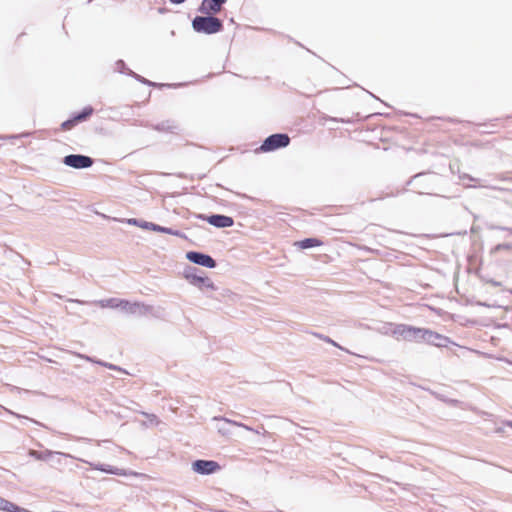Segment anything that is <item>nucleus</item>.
Masks as SVG:
<instances>
[{"label": "nucleus", "instance_id": "18", "mask_svg": "<svg viewBox=\"0 0 512 512\" xmlns=\"http://www.w3.org/2000/svg\"><path fill=\"white\" fill-rule=\"evenodd\" d=\"M121 299L120 298H107L101 299L94 302L100 308H111L119 310Z\"/></svg>", "mask_w": 512, "mask_h": 512}, {"label": "nucleus", "instance_id": "9", "mask_svg": "<svg viewBox=\"0 0 512 512\" xmlns=\"http://www.w3.org/2000/svg\"><path fill=\"white\" fill-rule=\"evenodd\" d=\"M80 461H83L87 464H89L93 469H96V470H99V471H102V472H105V473H108V474H113V475H120V476H127V475H138L137 473L135 472H127L123 469H119L117 467H113V466H109V465H104V464H94V463H91V462H88V461H85L83 459H79Z\"/></svg>", "mask_w": 512, "mask_h": 512}, {"label": "nucleus", "instance_id": "13", "mask_svg": "<svg viewBox=\"0 0 512 512\" xmlns=\"http://www.w3.org/2000/svg\"><path fill=\"white\" fill-rule=\"evenodd\" d=\"M424 331H425L424 328H417V327L407 325L404 340L414 341V342H422Z\"/></svg>", "mask_w": 512, "mask_h": 512}, {"label": "nucleus", "instance_id": "3", "mask_svg": "<svg viewBox=\"0 0 512 512\" xmlns=\"http://www.w3.org/2000/svg\"><path fill=\"white\" fill-rule=\"evenodd\" d=\"M290 142L286 134H273L265 139L260 147L263 152L273 151L278 148L286 147Z\"/></svg>", "mask_w": 512, "mask_h": 512}, {"label": "nucleus", "instance_id": "30", "mask_svg": "<svg viewBox=\"0 0 512 512\" xmlns=\"http://www.w3.org/2000/svg\"><path fill=\"white\" fill-rule=\"evenodd\" d=\"M505 424H506L508 427H511V428H512V421H507Z\"/></svg>", "mask_w": 512, "mask_h": 512}, {"label": "nucleus", "instance_id": "29", "mask_svg": "<svg viewBox=\"0 0 512 512\" xmlns=\"http://www.w3.org/2000/svg\"><path fill=\"white\" fill-rule=\"evenodd\" d=\"M98 363H99V364H101V365L107 366V367H109L110 369H115V366H113V365L104 364V363H102V362H98Z\"/></svg>", "mask_w": 512, "mask_h": 512}, {"label": "nucleus", "instance_id": "15", "mask_svg": "<svg viewBox=\"0 0 512 512\" xmlns=\"http://www.w3.org/2000/svg\"><path fill=\"white\" fill-rule=\"evenodd\" d=\"M204 272L200 271L198 268L187 265L183 268L182 277L189 283L192 284L193 281H196L199 275H202Z\"/></svg>", "mask_w": 512, "mask_h": 512}, {"label": "nucleus", "instance_id": "22", "mask_svg": "<svg viewBox=\"0 0 512 512\" xmlns=\"http://www.w3.org/2000/svg\"><path fill=\"white\" fill-rule=\"evenodd\" d=\"M144 415L147 417V422L145 423V425L155 426L159 424V420L154 414L144 413Z\"/></svg>", "mask_w": 512, "mask_h": 512}, {"label": "nucleus", "instance_id": "24", "mask_svg": "<svg viewBox=\"0 0 512 512\" xmlns=\"http://www.w3.org/2000/svg\"><path fill=\"white\" fill-rule=\"evenodd\" d=\"M125 64L122 60H119L117 63H116V69L119 71V72H123V68H124Z\"/></svg>", "mask_w": 512, "mask_h": 512}, {"label": "nucleus", "instance_id": "28", "mask_svg": "<svg viewBox=\"0 0 512 512\" xmlns=\"http://www.w3.org/2000/svg\"><path fill=\"white\" fill-rule=\"evenodd\" d=\"M77 356L80 358L86 359L87 361H92V359L88 356H84V355H80V354H77Z\"/></svg>", "mask_w": 512, "mask_h": 512}, {"label": "nucleus", "instance_id": "16", "mask_svg": "<svg viewBox=\"0 0 512 512\" xmlns=\"http://www.w3.org/2000/svg\"><path fill=\"white\" fill-rule=\"evenodd\" d=\"M62 455V456H65V457H69V458H74L72 455L70 454H66V453H61V452H54V451H51V450H45V451H36V450H31L30 451V455L37 459V460H43V461H47L50 459V457L52 455Z\"/></svg>", "mask_w": 512, "mask_h": 512}, {"label": "nucleus", "instance_id": "8", "mask_svg": "<svg viewBox=\"0 0 512 512\" xmlns=\"http://www.w3.org/2000/svg\"><path fill=\"white\" fill-rule=\"evenodd\" d=\"M192 286L196 287L203 293L214 292L217 290L213 280L206 276L205 273L199 275L196 281H193Z\"/></svg>", "mask_w": 512, "mask_h": 512}, {"label": "nucleus", "instance_id": "14", "mask_svg": "<svg viewBox=\"0 0 512 512\" xmlns=\"http://www.w3.org/2000/svg\"><path fill=\"white\" fill-rule=\"evenodd\" d=\"M93 112V109L91 107H86L84 110L74 116L72 119L67 120L62 123L63 129H70L75 123L85 120L87 117H89Z\"/></svg>", "mask_w": 512, "mask_h": 512}, {"label": "nucleus", "instance_id": "11", "mask_svg": "<svg viewBox=\"0 0 512 512\" xmlns=\"http://www.w3.org/2000/svg\"><path fill=\"white\" fill-rule=\"evenodd\" d=\"M207 222L218 228H228L234 224L233 219L225 215H211L207 217Z\"/></svg>", "mask_w": 512, "mask_h": 512}, {"label": "nucleus", "instance_id": "1", "mask_svg": "<svg viewBox=\"0 0 512 512\" xmlns=\"http://www.w3.org/2000/svg\"><path fill=\"white\" fill-rule=\"evenodd\" d=\"M193 29L198 33L215 34L222 30V22L213 16H197L192 21Z\"/></svg>", "mask_w": 512, "mask_h": 512}, {"label": "nucleus", "instance_id": "4", "mask_svg": "<svg viewBox=\"0 0 512 512\" xmlns=\"http://www.w3.org/2000/svg\"><path fill=\"white\" fill-rule=\"evenodd\" d=\"M220 465L213 460H196L192 463V470L201 475H210L218 472Z\"/></svg>", "mask_w": 512, "mask_h": 512}, {"label": "nucleus", "instance_id": "17", "mask_svg": "<svg viewBox=\"0 0 512 512\" xmlns=\"http://www.w3.org/2000/svg\"><path fill=\"white\" fill-rule=\"evenodd\" d=\"M126 222L129 225L137 226V227H140V228L145 229V230H152V231H155V232L157 230H159L157 228L158 224H154L152 222H147V221L139 220V219H136V218L127 219Z\"/></svg>", "mask_w": 512, "mask_h": 512}, {"label": "nucleus", "instance_id": "32", "mask_svg": "<svg viewBox=\"0 0 512 512\" xmlns=\"http://www.w3.org/2000/svg\"><path fill=\"white\" fill-rule=\"evenodd\" d=\"M510 231H511V233H512V229H511Z\"/></svg>", "mask_w": 512, "mask_h": 512}, {"label": "nucleus", "instance_id": "31", "mask_svg": "<svg viewBox=\"0 0 512 512\" xmlns=\"http://www.w3.org/2000/svg\"><path fill=\"white\" fill-rule=\"evenodd\" d=\"M327 341H328L329 343H331V344H333V345H335V346H336V343H335L333 340H331V339H327Z\"/></svg>", "mask_w": 512, "mask_h": 512}, {"label": "nucleus", "instance_id": "5", "mask_svg": "<svg viewBox=\"0 0 512 512\" xmlns=\"http://www.w3.org/2000/svg\"><path fill=\"white\" fill-rule=\"evenodd\" d=\"M185 256H186L187 260H189L190 262H192L196 265L203 266V267L210 268V269L216 267V261L210 255L203 254V253L196 252V251H189L186 253Z\"/></svg>", "mask_w": 512, "mask_h": 512}, {"label": "nucleus", "instance_id": "2", "mask_svg": "<svg viewBox=\"0 0 512 512\" xmlns=\"http://www.w3.org/2000/svg\"><path fill=\"white\" fill-rule=\"evenodd\" d=\"M119 311L126 315H146L152 311V307L145 305L141 302H130L121 299Z\"/></svg>", "mask_w": 512, "mask_h": 512}, {"label": "nucleus", "instance_id": "23", "mask_svg": "<svg viewBox=\"0 0 512 512\" xmlns=\"http://www.w3.org/2000/svg\"><path fill=\"white\" fill-rule=\"evenodd\" d=\"M176 128V126L173 124V123H170L169 121L166 122V123H162L160 125L157 126V129L158 130H172Z\"/></svg>", "mask_w": 512, "mask_h": 512}, {"label": "nucleus", "instance_id": "26", "mask_svg": "<svg viewBox=\"0 0 512 512\" xmlns=\"http://www.w3.org/2000/svg\"><path fill=\"white\" fill-rule=\"evenodd\" d=\"M129 73H130V74H132V75H133L135 78H137L138 80H140V81H142V82H144V83H147V81H146V80H144V79H142L139 75H136V74H134V73H133V72H131V71H130Z\"/></svg>", "mask_w": 512, "mask_h": 512}, {"label": "nucleus", "instance_id": "19", "mask_svg": "<svg viewBox=\"0 0 512 512\" xmlns=\"http://www.w3.org/2000/svg\"><path fill=\"white\" fill-rule=\"evenodd\" d=\"M298 247L301 249H308L316 246L322 245V242L318 240L317 238H306L302 241H299L296 243Z\"/></svg>", "mask_w": 512, "mask_h": 512}, {"label": "nucleus", "instance_id": "12", "mask_svg": "<svg viewBox=\"0 0 512 512\" xmlns=\"http://www.w3.org/2000/svg\"><path fill=\"white\" fill-rule=\"evenodd\" d=\"M213 420L214 421H218V422H222L221 425L217 426L218 432L221 433L222 435H227L229 433L228 429L226 428L227 424H232V425H235V426H239V427H242V428H244L245 430H248V431H254L252 428H250L249 426H247L245 424H242V423H239V422H236V421H231V420H228L226 418L214 417Z\"/></svg>", "mask_w": 512, "mask_h": 512}, {"label": "nucleus", "instance_id": "27", "mask_svg": "<svg viewBox=\"0 0 512 512\" xmlns=\"http://www.w3.org/2000/svg\"><path fill=\"white\" fill-rule=\"evenodd\" d=\"M171 3L173 4H182L184 3L186 0H169Z\"/></svg>", "mask_w": 512, "mask_h": 512}, {"label": "nucleus", "instance_id": "6", "mask_svg": "<svg viewBox=\"0 0 512 512\" xmlns=\"http://www.w3.org/2000/svg\"><path fill=\"white\" fill-rule=\"evenodd\" d=\"M63 163L75 169H83L92 166L93 160L88 156L71 154L64 157Z\"/></svg>", "mask_w": 512, "mask_h": 512}, {"label": "nucleus", "instance_id": "10", "mask_svg": "<svg viewBox=\"0 0 512 512\" xmlns=\"http://www.w3.org/2000/svg\"><path fill=\"white\" fill-rule=\"evenodd\" d=\"M227 0H203L199 11L202 14L210 15L218 13Z\"/></svg>", "mask_w": 512, "mask_h": 512}, {"label": "nucleus", "instance_id": "20", "mask_svg": "<svg viewBox=\"0 0 512 512\" xmlns=\"http://www.w3.org/2000/svg\"><path fill=\"white\" fill-rule=\"evenodd\" d=\"M407 325L405 324H399L396 325L392 330V335L396 337L398 340L405 339V332H406Z\"/></svg>", "mask_w": 512, "mask_h": 512}, {"label": "nucleus", "instance_id": "21", "mask_svg": "<svg viewBox=\"0 0 512 512\" xmlns=\"http://www.w3.org/2000/svg\"><path fill=\"white\" fill-rule=\"evenodd\" d=\"M157 228L160 230H157L156 232L166 233L174 236H181V233L178 230H173L172 228H167L160 225H158Z\"/></svg>", "mask_w": 512, "mask_h": 512}, {"label": "nucleus", "instance_id": "25", "mask_svg": "<svg viewBox=\"0 0 512 512\" xmlns=\"http://www.w3.org/2000/svg\"><path fill=\"white\" fill-rule=\"evenodd\" d=\"M6 499L0 497V510L3 511L4 510V507H5V504H6Z\"/></svg>", "mask_w": 512, "mask_h": 512}, {"label": "nucleus", "instance_id": "7", "mask_svg": "<svg viewBox=\"0 0 512 512\" xmlns=\"http://www.w3.org/2000/svg\"><path fill=\"white\" fill-rule=\"evenodd\" d=\"M422 342H427L429 344L435 345L437 347H445L449 342V339L445 336H442L432 330L425 329L424 335L422 338Z\"/></svg>", "mask_w": 512, "mask_h": 512}]
</instances>
